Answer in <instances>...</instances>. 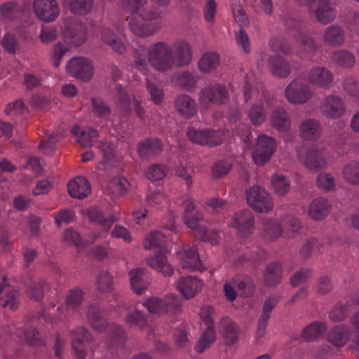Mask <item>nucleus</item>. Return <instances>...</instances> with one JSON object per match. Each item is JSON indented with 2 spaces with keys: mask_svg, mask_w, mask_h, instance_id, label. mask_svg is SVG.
<instances>
[{
  "mask_svg": "<svg viewBox=\"0 0 359 359\" xmlns=\"http://www.w3.org/2000/svg\"><path fill=\"white\" fill-rule=\"evenodd\" d=\"M284 222L286 229L285 236L287 238L294 237L301 228L299 219L295 217L288 215L285 217Z\"/></svg>",
  "mask_w": 359,
  "mask_h": 359,
  "instance_id": "57",
  "label": "nucleus"
},
{
  "mask_svg": "<svg viewBox=\"0 0 359 359\" xmlns=\"http://www.w3.org/2000/svg\"><path fill=\"white\" fill-rule=\"evenodd\" d=\"M264 280L268 285H276L280 283L282 278V268L278 263L269 264L264 274Z\"/></svg>",
  "mask_w": 359,
  "mask_h": 359,
  "instance_id": "41",
  "label": "nucleus"
},
{
  "mask_svg": "<svg viewBox=\"0 0 359 359\" xmlns=\"http://www.w3.org/2000/svg\"><path fill=\"white\" fill-rule=\"evenodd\" d=\"M230 225L236 229L240 236H245L255 229V217L248 210H239L232 216Z\"/></svg>",
  "mask_w": 359,
  "mask_h": 359,
  "instance_id": "13",
  "label": "nucleus"
},
{
  "mask_svg": "<svg viewBox=\"0 0 359 359\" xmlns=\"http://www.w3.org/2000/svg\"><path fill=\"white\" fill-rule=\"evenodd\" d=\"M105 310L100 304H90L86 311V318L91 327L98 332H104L108 326Z\"/></svg>",
  "mask_w": 359,
  "mask_h": 359,
  "instance_id": "18",
  "label": "nucleus"
},
{
  "mask_svg": "<svg viewBox=\"0 0 359 359\" xmlns=\"http://www.w3.org/2000/svg\"><path fill=\"white\" fill-rule=\"evenodd\" d=\"M157 150V140L146 138L137 144V152L144 161H149L156 156Z\"/></svg>",
  "mask_w": 359,
  "mask_h": 359,
  "instance_id": "39",
  "label": "nucleus"
},
{
  "mask_svg": "<svg viewBox=\"0 0 359 359\" xmlns=\"http://www.w3.org/2000/svg\"><path fill=\"white\" fill-rule=\"evenodd\" d=\"M18 12L17 4L14 2H6L1 6L2 18L6 20H13L17 17Z\"/></svg>",
  "mask_w": 359,
  "mask_h": 359,
  "instance_id": "62",
  "label": "nucleus"
},
{
  "mask_svg": "<svg viewBox=\"0 0 359 359\" xmlns=\"http://www.w3.org/2000/svg\"><path fill=\"white\" fill-rule=\"evenodd\" d=\"M62 34L67 41L76 47L86 40V27L78 19L68 22Z\"/></svg>",
  "mask_w": 359,
  "mask_h": 359,
  "instance_id": "17",
  "label": "nucleus"
},
{
  "mask_svg": "<svg viewBox=\"0 0 359 359\" xmlns=\"http://www.w3.org/2000/svg\"><path fill=\"white\" fill-rule=\"evenodd\" d=\"M248 204L259 213H268L274 208V201L270 193L259 186H253L246 192Z\"/></svg>",
  "mask_w": 359,
  "mask_h": 359,
  "instance_id": "5",
  "label": "nucleus"
},
{
  "mask_svg": "<svg viewBox=\"0 0 359 359\" xmlns=\"http://www.w3.org/2000/svg\"><path fill=\"white\" fill-rule=\"evenodd\" d=\"M307 81L319 88L329 89L334 81L332 72L325 67H314L307 72Z\"/></svg>",
  "mask_w": 359,
  "mask_h": 359,
  "instance_id": "16",
  "label": "nucleus"
},
{
  "mask_svg": "<svg viewBox=\"0 0 359 359\" xmlns=\"http://www.w3.org/2000/svg\"><path fill=\"white\" fill-rule=\"evenodd\" d=\"M266 110L262 102L253 104L248 111V117L254 126L262 125L266 118Z\"/></svg>",
  "mask_w": 359,
  "mask_h": 359,
  "instance_id": "42",
  "label": "nucleus"
},
{
  "mask_svg": "<svg viewBox=\"0 0 359 359\" xmlns=\"http://www.w3.org/2000/svg\"><path fill=\"white\" fill-rule=\"evenodd\" d=\"M270 123L278 131L286 133L291 127L290 116L285 109H276L270 116Z\"/></svg>",
  "mask_w": 359,
  "mask_h": 359,
  "instance_id": "29",
  "label": "nucleus"
},
{
  "mask_svg": "<svg viewBox=\"0 0 359 359\" xmlns=\"http://www.w3.org/2000/svg\"><path fill=\"white\" fill-rule=\"evenodd\" d=\"M260 57L263 61L268 60L270 71L276 76L285 78L290 74V65L283 58L279 56L269 57L265 53H262Z\"/></svg>",
  "mask_w": 359,
  "mask_h": 359,
  "instance_id": "22",
  "label": "nucleus"
},
{
  "mask_svg": "<svg viewBox=\"0 0 359 359\" xmlns=\"http://www.w3.org/2000/svg\"><path fill=\"white\" fill-rule=\"evenodd\" d=\"M46 285V282L43 280L32 283L27 290L28 297L34 301H39L43 296Z\"/></svg>",
  "mask_w": 359,
  "mask_h": 359,
  "instance_id": "55",
  "label": "nucleus"
},
{
  "mask_svg": "<svg viewBox=\"0 0 359 359\" xmlns=\"http://www.w3.org/2000/svg\"><path fill=\"white\" fill-rule=\"evenodd\" d=\"M157 11L156 8L145 9L142 14L132 17L129 22L130 29L137 36H148L156 29Z\"/></svg>",
  "mask_w": 359,
  "mask_h": 359,
  "instance_id": "3",
  "label": "nucleus"
},
{
  "mask_svg": "<svg viewBox=\"0 0 359 359\" xmlns=\"http://www.w3.org/2000/svg\"><path fill=\"white\" fill-rule=\"evenodd\" d=\"M97 133L94 128H88L81 133V137L77 139V142L83 147H91L97 141Z\"/></svg>",
  "mask_w": 359,
  "mask_h": 359,
  "instance_id": "59",
  "label": "nucleus"
},
{
  "mask_svg": "<svg viewBox=\"0 0 359 359\" xmlns=\"http://www.w3.org/2000/svg\"><path fill=\"white\" fill-rule=\"evenodd\" d=\"M285 99L293 104H304L310 101L314 91L303 77L293 79L285 88Z\"/></svg>",
  "mask_w": 359,
  "mask_h": 359,
  "instance_id": "4",
  "label": "nucleus"
},
{
  "mask_svg": "<svg viewBox=\"0 0 359 359\" xmlns=\"http://www.w3.org/2000/svg\"><path fill=\"white\" fill-rule=\"evenodd\" d=\"M130 183L124 177H115L109 184V189L116 196H123L128 192Z\"/></svg>",
  "mask_w": 359,
  "mask_h": 359,
  "instance_id": "45",
  "label": "nucleus"
},
{
  "mask_svg": "<svg viewBox=\"0 0 359 359\" xmlns=\"http://www.w3.org/2000/svg\"><path fill=\"white\" fill-rule=\"evenodd\" d=\"M128 275L133 292L138 295L142 294L147 289V283L144 280V269L142 268L132 269Z\"/></svg>",
  "mask_w": 359,
  "mask_h": 359,
  "instance_id": "34",
  "label": "nucleus"
},
{
  "mask_svg": "<svg viewBox=\"0 0 359 359\" xmlns=\"http://www.w3.org/2000/svg\"><path fill=\"white\" fill-rule=\"evenodd\" d=\"M168 224H163V228L168 230L167 234L158 231V273L169 276L173 273L172 266L168 262L166 254L171 248L172 231L175 229V216L172 212L168 214Z\"/></svg>",
  "mask_w": 359,
  "mask_h": 359,
  "instance_id": "2",
  "label": "nucleus"
},
{
  "mask_svg": "<svg viewBox=\"0 0 359 359\" xmlns=\"http://www.w3.org/2000/svg\"><path fill=\"white\" fill-rule=\"evenodd\" d=\"M113 280L109 272L102 271L95 282L96 289L101 292H109L113 290Z\"/></svg>",
  "mask_w": 359,
  "mask_h": 359,
  "instance_id": "48",
  "label": "nucleus"
},
{
  "mask_svg": "<svg viewBox=\"0 0 359 359\" xmlns=\"http://www.w3.org/2000/svg\"><path fill=\"white\" fill-rule=\"evenodd\" d=\"M297 156L299 162L311 171L317 172L327 168V154L316 147L306 151H299Z\"/></svg>",
  "mask_w": 359,
  "mask_h": 359,
  "instance_id": "8",
  "label": "nucleus"
},
{
  "mask_svg": "<svg viewBox=\"0 0 359 359\" xmlns=\"http://www.w3.org/2000/svg\"><path fill=\"white\" fill-rule=\"evenodd\" d=\"M0 306H8L12 311H15L18 308L15 290L7 283L6 278L4 276L0 280Z\"/></svg>",
  "mask_w": 359,
  "mask_h": 359,
  "instance_id": "25",
  "label": "nucleus"
},
{
  "mask_svg": "<svg viewBox=\"0 0 359 359\" xmlns=\"http://www.w3.org/2000/svg\"><path fill=\"white\" fill-rule=\"evenodd\" d=\"M327 325L323 322H314L309 324L302 332V337L306 341H313L318 339L327 331Z\"/></svg>",
  "mask_w": 359,
  "mask_h": 359,
  "instance_id": "38",
  "label": "nucleus"
},
{
  "mask_svg": "<svg viewBox=\"0 0 359 359\" xmlns=\"http://www.w3.org/2000/svg\"><path fill=\"white\" fill-rule=\"evenodd\" d=\"M325 41L332 46H341L345 41V33L342 27L339 25L328 27L324 34Z\"/></svg>",
  "mask_w": 359,
  "mask_h": 359,
  "instance_id": "37",
  "label": "nucleus"
},
{
  "mask_svg": "<svg viewBox=\"0 0 359 359\" xmlns=\"http://www.w3.org/2000/svg\"><path fill=\"white\" fill-rule=\"evenodd\" d=\"M321 126L316 119H305L299 126V135L305 140L315 141L318 140L321 135Z\"/></svg>",
  "mask_w": 359,
  "mask_h": 359,
  "instance_id": "23",
  "label": "nucleus"
},
{
  "mask_svg": "<svg viewBox=\"0 0 359 359\" xmlns=\"http://www.w3.org/2000/svg\"><path fill=\"white\" fill-rule=\"evenodd\" d=\"M330 211V205L327 199L317 197L311 202L308 214L314 220H321L328 215Z\"/></svg>",
  "mask_w": 359,
  "mask_h": 359,
  "instance_id": "28",
  "label": "nucleus"
},
{
  "mask_svg": "<svg viewBox=\"0 0 359 359\" xmlns=\"http://www.w3.org/2000/svg\"><path fill=\"white\" fill-rule=\"evenodd\" d=\"M33 9L37 18L46 22L55 20L60 11L56 0H34Z\"/></svg>",
  "mask_w": 359,
  "mask_h": 359,
  "instance_id": "14",
  "label": "nucleus"
},
{
  "mask_svg": "<svg viewBox=\"0 0 359 359\" xmlns=\"http://www.w3.org/2000/svg\"><path fill=\"white\" fill-rule=\"evenodd\" d=\"M126 320L130 327H137L140 330H143L148 326L147 318L144 317V314L138 310L128 313Z\"/></svg>",
  "mask_w": 359,
  "mask_h": 359,
  "instance_id": "51",
  "label": "nucleus"
},
{
  "mask_svg": "<svg viewBox=\"0 0 359 359\" xmlns=\"http://www.w3.org/2000/svg\"><path fill=\"white\" fill-rule=\"evenodd\" d=\"M260 230L262 236L269 240L277 239L283 233L280 222L273 218H266L262 221Z\"/></svg>",
  "mask_w": 359,
  "mask_h": 359,
  "instance_id": "32",
  "label": "nucleus"
},
{
  "mask_svg": "<svg viewBox=\"0 0 359 359\" xmlns=\"http://www.w3.org/2000/svg\"><path fill=\"white\" fill-rule=\"evenodd\" d=\"M69 195L75 198L82 199L91 192L89 182L83 177H77L67 184Z\"/></svg>",
  "mask_w": 359,
  "mask_h": 359,
  "instance_id": "26",
  "label": "nucleus"
},
{
  "mask_svg": "<svg viewBox=\"0 0 359 359\" xmlns=\"http://www.w3.org/2000/svg\"><path fill=\"white\" fill-rule=\"evenodd\" d=\"M350 311V304H338L329 313L331 320L338 322L346 318Z\"/></svg>",
  "mask_w": 359,
  "mask_h": 359,
  "instance_id": "54",
  "label": "nucleus"
},
{
  "mask_svg": "<svg viewBox=\"0 0 359 359\" xmlns=\"http://www.w3.org/2000/svg\"><path fill=\"white\" fill-rule=\"evenodd\" d=\"M83 300V291L76 287L69 290L66 297V304L69 309H76L81 305Z\"/></svg>",
  "mask_w": 359,
  "mask_h": 359,
  "instance_id": "52",
  "label": "nucleus"
},
{
  "mask_svg": "<svg viewBox=\"0 0 359 359\" xmlns=\"http://www.w3.org/2000/svg\"><path fill=\"white\" fill-rule=\"evenodd\" d=\"M316 184L319 189L326 191H332L334 190L336 187L335 178L328 172H323L318 175Z\"/></svg>",
  "mask_w": 359,
  "mask_h": 359,
  "instance_id": "50",
  "label": "nucleus"
},
{
  "mask_svg": "<svg viewBox=\"0 0 359 359\" xmlns=\"http://www.w3.org/2000/svg\"><path fill=\"white\" fill-rule=\"evenodd\" d=\"M226 98V88L222 86H217L215 88H203L199 95V102L201 106L206 107L210 103H224Z\"/></svg>",
  "mask_w": 359,
  "mask_h": 359,
  "instance_id": "21",
  "label": "nucleus"
},
{
  "mask_svg": "<svg viewBox=\"0 0 359 359\" xmlns=\"http://www.w3.org/2000/svg\"><path fill=\"white\" fill-rule=\"evenodd\" d=\"M276 140L267 135H259L252 152V158L257 165H264L269 162L276 151Z\"/></svg>",
  "mask_w": 359,
  "mask_h": 359,
  "instance_id": "6",
  "label": "nucleus"
},
{
  "mask_svg": "<svg viewBox=\"0 0 359 359\" xmlns=\"http://www.w3.org/2000/svg\"><path fill=\"white\" fill-rule=\"evenodd\" d=\"M351 332L344 325H339L331 329L327 340L334 346L342 347L350 340Z\"/></svg>",
  "mask_w": 359,
  "mask_h": 359,
  "instance_id": "30",
  "label": "nucleus"
},
{
  "mask_svg": "<svg viewBox=\"0 0 359 359\" xmlns=\"http://www.w3.org/2000/svg\"><path fill=\"white\" fill-rule=\"evenodd\" d=\"M216 339L214 327H207L202 334L198 341L196 344V350L199 352H203L207 348L210 347Z\"/></svg>",
  "mask_w": 359,
  "mask_h": 359,
  "instance_id": "44",
  "label": "nucleus"
},
{
  "mask_svg": "<svg viewBox=\"0 0 359 359\" xmlns=\"http://www.w3.org/2000/svg\"><path fill=\"white\" fill-rule=\"evenodd\" d=\"M176 110L185 118H191L197 112V105L189 95L182 94L175 100Z\"/></svg>",
  "mask_w": 359,
  "mask_h": 359,
  "instance_id": "27",
  "label": "nucleus"
},
{
  "mask_svg": "<svg viewBox=\"0 0 359 359\" xmlns=\"http://www.w3.org/2000/svg\"><path fill=\"white\" fill-rule=\"evenodd\" d=\"M102 41L118 54L125 52L126 46L123 41L109 29L104 28L101 33Z\"/></svg>",
  "mask_w": 359,
  "mask_h": 359,
  "instance_id": "35",
  "label": "nucleus"
},
{
  "mask_svg": "<svg viewBox=\"0 0 359 359\" xmlns=\"http://www.w3.org/2000/svg\"><path fill=\"white\" fill-rule=\"evenodd\" d=\"M271 184L274 192L280 196H285L290 189V184L288 180L284 175L279 173L272 175Z\"/></svg>",
  "mask_w": 359,
  "mask_h": 359,
  "instance_id": "43",
  "label": "nucleus"
},
{
  "mask_svg": "<svg viewBox=\"0 0 359 359\" xmlns=\"http://www.w3.org/2000/svg\"><path fill=\"white\" fill-rule=\"evenodd\" d=\"M24 334L25 340L28 344L34 346L44 345L43 338L36 328H27Z\"/></svg>",
  "mask_w": 359,
  "mask_h": 359,
  "instance_id": "58",
  "label": "nucleus"
},
{
  "mask_svg": "<svg viewBox=\"0 0 359 359\" xmlns=\"http://www.w3.org/2000/svg\"><path fill=\"white\" fill-rule=\"evenodd\" d=\"M64 241L69 245L81 247L83 245L80 234L72 229L65 231L63 233Z\"/></svg>",
  "mask_w": 359,
  "mask_h": 359,
  "instance_id": "63",
  "label": "nucleus"
},
{
  "mask_svg": "<svg viewBox=\"0 0 359 359\" xmlns=\"http://www.w3.org/2000/svg\"><path fill=\"white\" fill-rule=\"evenodd\" d=\"M176 287L182 297L190 299L202 290L203 283L195 276H184L176 282Z\"/></svg>",
  "mask_w": 359,
  "mask_h": 359,
  "instance_id": "20",
  "label": "nucleus"
},
{
  "mask_svg": "<svg viewBox=\"0 0 359 359\" xmlns=\"http://www.w3.org/2000/svg\"><path fill=\"white\" fill-rule=\"evenodd\" d=\"M297 41L300 52L303 54L312 53L315 50L313 40L309 36L304 34H299L297 36Z\"/></svg>",
  "mask_w": 359,
  "mask_h": 359,
  "instance_id": "56",
  "label": "nucleus"
},
{
  "mask_svg": "<svg viewBox=\"0 0 359 359\" xmlns=\"http://www.w3.org/2000/svg\"><path fill=\"white\" fill-rule=\"evenodd\" d=\"M189 140L197 144L215 146L219 144L224 138L225 133L221 130L196 129L189 128L187 132Z\"/></svg>",
  "mask_w": 359,
  "mask_h": 359,
  "instance_id": "9",
  "label": "nucleus"
},
{
  "mask_svg": "<svg viewBox=\"0 0 359 359\" xmlns=\"http://www.w3.org/2000/svg\"><path fill=\"white\" fill-rule=\"evenodd\" d=\"M175 54L165 43L158 42V70H167L174 64L186 66L191 63L193 53L191 45L184 40L177 41L174 46Z\"/></svg>",
  "mask_w": 359,
  "mask_h": 359,
  "instance_id": "1",
  "label": "nucleus"
},
{
  "mask_svg": "<svg viewBox=\"0 0 359 359\" xmlns=\"http://www.w3.org/2000/svg\"><path fill=\"white\" fill-rule=\"evenodd\" d=\"M299 4L309 7L310 13L316 20L324 25L330 23L336 18V10L328 0H297Z\"/></svg>",
  "mask_w": 359,
  "mask_h": 359,
  "instance_id": "7",
  "label": "nucleus"
},
{
  "mask_svg": "<svg viewBox=\"0 0 359 359\" xmlns=\"http://www.w3.org/2000/svg\"><path fill=\"white\" fill-rule=\"evenodd\" d=\"M180 310L181 303L175 295H170L164 301L158 302V311H162L177 314Z\"/></svg>",
  "mask_w": 359,
  "mask_h": 359,
  "instance_id": "46",
  "label": "nucleus"
},
{
  "mask_svg": "<svg viewBox=\"0 0 359 359\" xmlns=\"http://www.w3.org/2000/svg\"><path fill=\"white\" fill-rule=\"evenodd\" d=\"M278 302L279 297L277 296H272L267 298L264 303L262 313L259 318L269 320L272 310L275 308Z\"/></svg>",
  "mask_w": 359,
  "mask_h": 359,
  "instance_id": "64",
  "label": "nucleus"
},
{
  "mask_svg": "<svg viewBox=\"0 0 359 359\" xmlns=\"http://www.w3.org/2000/svg\"><path fill=\"white\" fill-rule=\"evenodd\" d=\"M177 256L183 269L191 271H201L203 269V265L198 253V247L194 243L183 245L177 251Z\"/></svg>",
  "mask_w": 359,
  "mask_h": 359,
  "instance_id": "11",
  "label": "nucleus"
},
{
  "mask_svg": "<svg viewBox=\"0 0 359 359\" xmlns=\"http://www.w3.org/2000/svg\"><path fill=\"white\" fill-rule=\"evenodd\" d=\"M175 82L182 87L191 90L194 88L197 78L189 72H182L175 76Z\"/></svg>",
  "mask_w": 359,
  "mask_h": 359,
  "instance_id": "53",
  "label": "nucleus"
},
{
  "mask_svg": "<svg viewBox=\"0 0 359 359\" xmlns=\"http://www.w3.org/2000/svg\"><path fill=\"white\" fill-rule=\"evenodd\" d=\"M219 62L220 58L217 53L207 52L199 59L198 67L203 73H210L217 67Z\"/></svg>",
  "mask_w": 359,
  "mask_h": 359,
  "instance_id": "33",
  "label": "nucleus"
},
{
  "mask_svg": "<svg viewBox=\"0 0 359 359\" xmlns=\"http://www.w3.org/2000/svg\"><path fill=\"white\" fill-rule=\"evenodd\" d=\"M157 43L154 44L153 49L149 50L146 48L137 50L133 53L134 60L131 62V67L140 71L145 69L148 62L157 69Z\"/></svg>",
  "mask_w": 359,
  "mask_h": 359,
  "instance_id": "19",
  "label": "nucleus"
},
{
  "mask_svg": "<svg viewBox=\"0 0 359 359\" xmlns=\"http://www.w3.org/2000/svg\"><path fill=\"white\" fill-rule=\"evenodd\" d=\"M72 346L76 359H86V351L83 348L84 343H91L93 337L90 332L84 326H79L70 332Z\"/></svg>",
  "mask_w": 359,
  "mask_h": 359,
  "instance_id": "15",
  "label": "nucleus"
},
{
  "mask_svg": "<svg viewBox=\"0 0 359 359\" xmlns=\"http://www.w3.org/2000/svg\"><path fill=\"white\" fill-rule=\"evenodd\" d=\"M343 179L351 185H359V161H351L341 170Z\"/></svg>",
  "mask_w": 359,
  "mask_h": 359,
  "instance_id": "36",
  "label": "nucleus"
},
{
  "mask_svg": "<svg viewBox=\"0 0 359 359\" xmlns=\"http://www.w3.org/2000/svg\"><path fill=\"white\" fill-rule=\"evenodd\" d=\"M319 109L320 113L328 118H339L346 112V107L343 99L335 95H329L321 101Z\"/></svg>",
  "mask_w": 359,
  "mask_h": 359,
  "instance_id": "12",
  "label": "nucleus"
},
{
  "mask_svg": "<svg viewBox=\"0 0 359 359\" xmlns=\"http://www.w3.org/2000/svg\"><path fill=\"white\" fill-rule=\"evenodd\" d=\"M332 60L338 65L346 68L353 67L355 63L354 55L347 50H340L332 55Z\"/></svg>",
  "mask_w": 359,
  "mask_h": 359,
  "instance_id": "47",
  "label": "nucleus"
},
{
  "mask_svg": "<svg viewBox=\"0 0 359 359\" xmlns=\"http://www.w3.org/2000/svg\"><path fill=\"white\" fill-rule=\"evenodd\" d=\"M86 214L91 222L100 224L105 231H108L111 225L116 221L114 215L105 217L103 211L96 206L88 208Z\"/></svg>",
  "mask_w": 359,
  "mask_h": 359,
  "instance_id": "31",
  "label": "nucleus"
},
{
  "mask_svg": "<svg viewBox=\"0 0 359 359\" xmlns=\"http://www.w3.org/2000/svg\"><path fill=\"white\" fill-rule=\"evenodd\" d=\"M219 331L226 344L231 345L238 341V327L230 318L221 319L219 323Z\"/></svg>",
  "mask_w": 359,
  "mask_h": 359,
  "instance_id": "24",
  "label": "nucleus"
},
{
  "mask_svg": "<svg viewBox=\"0 0 359 359\" xmlns=\"http://www.w3.org/2000/svg\"><path fill=\"white\" fill-rule=\"evenodd\" d=\"M93 106V112L97 117L107 119L111 114L109 106L99 97H93L91 99Z\"/></svg>",
  "mask_w": 359,
  "mask_h": 359,
  "instance_id": "49",
  "label": "nucleus"
},
{
  "mask_svg": "<svg viewBox=\"0 0 359 359\" xmlns=\"http://www.w3.org/2000/svg\"><path fill=\"white\" fill-rule=\"evenodd\" d=\"M216 316L214 308L210 305L203 306L200 311L202 322L207 327H214V320Z\"/></svg>",
  "mask_w": 359,
  "mask_h": 359,
  "instance_id": "61",
  "label": "nucleus"
},
{
  "mask_svg": "<svg viewBox=\"0 0 359 359\" xmlns=\"http://www.w3.org/2000/svg\"><path fill=\"white\" fill-rule=\"evenodd\" d=\"M66 69L72 76L84 82H88L93 77L94 67L91 60L78 57L72 58L66 65Z\"/></svg>",
  "mask_w": 359,
  "mask_h": 359,
  "instance_id": "10",
  "label": "nucleus"
},
{
  "mask_svg": "<svg viewBox=\"0 0 359 359\" xmlns=\"http://www.w3.org/2000/svg\"><path fill=\"white\" fill-rule=\"evenodd\" d=\"M1 44L4 49L11 54H15L19 50V43L13 34L7 33L4 35Z\"/></svg>",
  "mask_w": 359,
  "mask_h": 359,
  "instance_id": "60",
  "label": "nucleus"
},
{
  "mask_svg": "<svg viewBox=\"0 0 359 359\" xmlns=\"http://www.w3.org/2000/svg\"><path fill=\"white\" fill-rule=\"evenodd\" d=\"M68 4L69 11L76 15H85L93 8V0H64Z\"/></svg>",
  "mask_w": 359,
  "mask_h": 359,
  "instance_id": "40",
  "label": "nucleus"
}]
</instances>
